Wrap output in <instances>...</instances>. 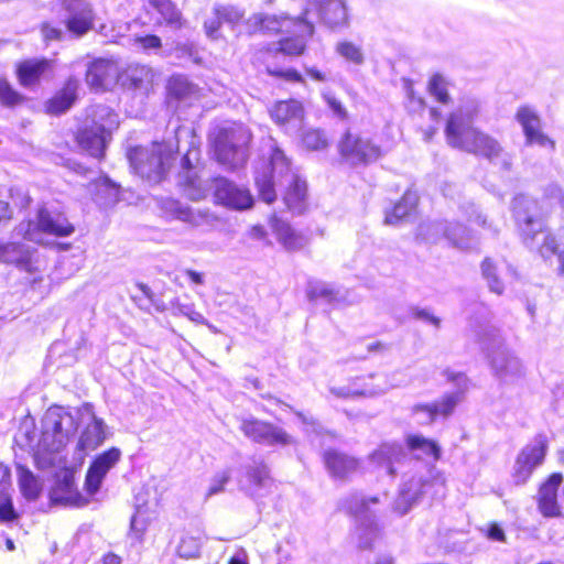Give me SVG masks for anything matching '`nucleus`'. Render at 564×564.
<instances>
[{"label": "nucleus", "instance_id": "obj_1", "mask_svg": "<svg viewBox=\"0 0 564 564\" xmlns=\"http://www.w3.org/2000/svg\"><path fill=\"white\" fill-rule=\"evenodd\" d=\"M479 105L475 99L464 101L447 119L445 137L452 148L479 155L505 171L512 166V155L492 135L474 126Z\"/></svg>", "mask_w": 564, "mask_h": 564}, {"label": "nucleus", "instance_id": "obj_2", "mask_svg": "<svg viewBox=\"0 0 564 564\" xmlns=\"http://www.w3.org/2000/svg\"><path fill=\"white\" fill-rule=\"evenodd\" d=\"M270 163L262 172L256 171L254 182L261 199L268 204L275 200L274 186L285 188L283 200L293 213L304 210L306 198V183L292 170L291 162L284 152L270 140Z\"/></svg>", "mask_w": 564, "mask_h": 564}, {"label": "nucleus", "instance_id": "obj_3", "mask_svg": "<svg viewBox=\"0 0 564 564\" xmlns=\"http://www.w3.org/2000/svg\"><path fill=\"white\" fill-rule=\"evenodd\" d=\"M476 337L500 386H514L524 379L525 367L522 360L506 346L497 328L486 326L476 333Z\"/></svg>", "mask_w": 564, "mask_h": 564}, {"label": "nucleus", "instance_id": "obj_4", "mask_svg": "<svg viewBox=\"0 0 564 564\" xmlns=\"http://www.w3.org/2000/svg\"><path fill=\"white\" fill-rule=\"evenodd\" d=\"M78 430V413L62 406H51L42 419L39 447L46 452L61 451Z\"/></svg>", "mask_w": 564, "mask_h": 564}, {"label": "nucleus", "instance_id": "obj_5", "mask_svg": "<svg viewBox=\"0 0 564 564\" xmlns=\"http://www.w3.org/2000/svg\"><path fill=\"white\" fill-rule=\"evenodd\" d=\"M517 229L525 245H533L540 234L546 232L549 207L544 202L525 195H518L512 202Z\"/></svg>", "mask_w": 564, "mask_h": 564}, {"label": "nucleus", "instance_id": "obj_6", "mask_svg": "<svg viewBox=\"0 0 564 564\" xmlns=\"http://www.w3.org/2000/svg\"><path fill=\"white\" fill-rule=\"evenodd\" d=\"M173 152L171 144L153 142L150 147L131 149L128 159L135 174L150 183H159L164 176Z\"/></svg>", "mask_w": 564, "mask_h": 564}, {"label": "nucleus", "instance_id": "obj_7", "mask_svg": "<svg viewBox=\"0 0 564 564\" xmlns=\"http://www.w3.org/2000/svg\"><path fill=\"white\" fill-rule=\"evenodd\" d=\"M250 140L251 134L242 124L220 128L213 141L218 162L231 169L242 165L247 160Z\"/></svg>", "mask_w": 564, "mask_h": 564}, {"label": "nucleus", "instance_id": "obj_8", "mask_svg": "<svg viewBox=\"0 0 564 564\" xmlns=\"http://www.w3.org/2000/svg\"><path fill=\"white\" fill-rule=\"evenodd\" d=\"M74 226L65 215L56 208L42 206L39 208L35 220L22 221L15 228V235L29 241H41V234L56 237H67L74 232Z\"/></svg>", "mask_w": 564, "mask_h": 564}, {"label": "nucleus", "instance_id": "obj_9", "mask_svg": "<svg viewBox=\"0 0 564 564\" xmlns=\"http://www.w3.org/2000/svg\"><path fill=\"white\" fill-rule=\"evenodd\" d=\"M338 151L341 160L350 166L368 165L383 155L381 147L369 137L351 131L340 138Z\"/></svg>", "mask_w": 564, "mask_h": 564}, {"label": "nucleus", "instance_id": "obj_10", "mask_svg": "<svg viewBox=\"0 0 564 564\" xmlns=\"http://www.w3.org/2000/svg\"><path fill=\"white\" fill-rule=\"evenodd\" d=\"M378 497L366 498L361 494H350L339 503L340 509L352 514L359 522V547L369 549L377 536V527L370 509V503H378Z\"/></svg>", "mask_w": 564, "mask_h": 564}, {"label": "nucleus", "instance_id": "obj_11", "mask_svg": "<svg viewBox=\"0 0 564 564\" xmlns=\"http://www.w3.org/2000/svg\"><path fill=\"white\" fill-rule=\"evenodd\" d=\"M302 14L306 21L311 15H316L329 29L349 25L348 8L344 0H307Z\"/></svg>", "mask_w": 564, "mask_h": 564}, {"label": "nucleus", "instance_id": "obj_12", "mask_svg": "<svg viewBox=\"0 0 564 564\" xmlns=\"http://www.w3.org/2000/svg\"><path fill=\"white\" fill-rule=\"evenodd\" d=\"M76 413H78V426L84 425L77 448L82 452L96 449L106 440V425L104 420L96 416L94 406L89 403L76 408Z\"/></svg>", "mask_w": 564, "mask_h": 564}, {"label": "nucleus", "instance_id": "obj_13", "mask_svg": "<svg viewBox=\"0 0 564 564\" xmlns=\"http://www.w3.org/2000/svg\"><path fill=\"white\" fill-rule=\"evenodd\" d=\"M100 117L107 116V123H95L93 127H86L78 134V143L83 150L87 151L94 158L104 155L107 137L113 127L117 126V115L112 113L106 107H99Z\"/></svg>", "mask_w": 564, "mask_h": 564}, {"label": "nucleus", "instance_id": "obj_14", "mask_svg": "<svg viewBox=\"0 0 564 564\" xmlns=\"http://www.w3.org/2000/svg\"><path fill=\"white\" fill-rule=\"evenodd\" d=\"M239 429L246 437L262 445L285 446L293 443L292 436L282 427L254 417L242 419Z\"/></svg>", "mask_w": 564, "mask_h": 564}, {"label": "nucleus", "instance_id": "obj_15", "mask_svg": "<svg viewBox=\"0 0 564 564\" xmlns=\"http://www.w3.org/2000/svg\"><path fill=\"white\" fill-rule=\"evenodd\" d=\"M547 448L546 437L538 435L532 443L528 444L519 453L513 466V480L517 485L524 484L531 476L534 468L544 460Z\"/></svg>", "mask_w": 564, "mask_h": 564}, {"label": "nucleus", "instance_id": "obj_16", "mask_svg": "<svg viewBox=\"0 0 564 564\" xmlns=\"http://www.w3.org/2000/svg\"><path fill=\"white\" fill-rule=\"evenodd\" d=\"M516 120L522 127L527 145H538L551 152L555 142L542 131V122L536 110L531 106H521L516 112Z\"/></svg>", "mask_w": 564, "mask_h": 564}, {"label": "nucleus", "instance_id": "obj_17", "mask_svg": "<svg viewBox=\"0 0 564 564\" xmlns=\"http://www.w3.org/2000/svg\"><path fill=\"white\" fill-rule=\"evenodd\" d=\"M66 12L67 30L76 36H83L94 26L95 14L87 0H59Z\"/></svg>", "mask_w": 564, "mask_h": 564}, {"label": "nucleus", "instance_id": "obj_18", "mask_svg": "<svg viewBox=\"0 0 564 564\" xmlns=\"http://www.w3.org/2000/svg\"><path fill=\"white\" fill-rule=\"evenodd\" d=\"M250 30L252 31H265V32H283L289 31L290 28H303L304 33L313 34L314 24L311 21L303 19V15L297 19L290 17H278L263 13H256L250 17L247 21Z\"/></svg>", "mask_w": 564, "mask_h": 564}, {"label": "nucleus", "instance_id": "obj_19", "mask_svg": "<svg viewBox=\"0 0 564 564\" xmlns=\"http://www.w3.org/2000/svg\"><path fill=\"white\" fill-rule=\"evenodd\" d=\"M430 487V478L421 470H415L411 477L402 482L393 509L400 514L408 513Z\"/></svg>", "mask_w": 564, "mask_h": 564}, {"label": "nucleus", "instance_id": "obj_20", "mask_svg": "<svg viewBox=\"0 0 564 564\" xmlns=\"http://www.w3.org/2000/svg\"><path fill=\"white\" fill-rule=\"evenodd\" d=\"M241 488L252 497L265 496L273 486L269 466L262 459H252L245 466Z\"/></svg>", "mask_w": 564, "mask_h": 564}, {"label": "nucleus", "instance_id": "obj_21", "mask_svg": "<svg viewBox=\"0 0 564 564\" xmlns=\"http://www.w3.org/2000/svg\"><path fill=\"white\" fill-rule=\"evenodd\" d=\"M214 195L219 204L232 209H247L253 204L249 189L240 187L225 177L215 178Z\"/></svg>", "mask_w": 564, "mask_h": 564}, {"label": "nucleus", "instance_id": "obj_22", "mask_svg": "<svg viewBox=\"0 0 564 564\" xmlns=\"http://www.w3.org/2000/svg\"><path fill=\"white\" fill-rule=\"evenodd\" d=\"M121 452L112 447L98 455L87 470L85 487L89 495H95L107 475V473L119 462Z\"/></svg>", "mask_w": 564, "mask_h": 564}, {"label": "nucleus", "instance_id": "obj_23", "mask_svg": "<svg viewBox=\"0 0 564 564\" xmlns=\"http://www.w3.org/2000/svg\"><path fill=\"white\" fill-rule=\"evenodd\" d=\"M271 118L281 126L285 132L295 133L302 127L304 110L296 100L279 101L270 111Z\"/></svg>", "mask_w": 564, "mask_h": 564}, {"label": "nucleus", "instance_id": "obj_24", "mask_svg": "<svg viewBox=\"0 0 564 564\" xmlns=\"http://www.w3.org/2000/svg\"><path fill=\"white\" fill-rule=\"evenodd\" d=\"M370 462L389 476H394L398 469L408 460L403 448L397 444H383L370 455Z\"/></svg>", "mask_w": 564, "mask_h": 564}, {"label": "nucleus", "instance_id": "obj_25", "mask_svg": "<svg viewBox=\"0 0 564 564\" xmlns=\"http://www.w3.org/2000/svg\"><path fill=\"white\" fill-rule=\"evenodd\" d=\"M50 500L53 505L62 506H82L86 502L75 487L74 476L68 471L56 477L50 491Z\"/></svg>", "mask_w": 564, "mask_h": 564}, {"label": "nucleus", "instance_id": "obj_26", "mask_svg": "<svg viewBox=\"0 0 564 564\" xmlns=\"http://www.w3.org/2000/svg\"><path fill=\"white\" fill-rule=\"evenodd\" d=\"M562 482V474L554 473L541 485L538 507L544 517L553 518L560 516L561 508L557 501V491Z\"/></svg>", "mask_w": 564, "mask_h": 564}, {"label": "nucleus", "instance_id": "obj_27", "mask_svg": "<svg viewBox=\"0 0 564 564\" xmlns=\"http://www.w3.org/2000/svg\"><path fill=\"white\" fill-rule=\"evenodd\" d=\"M118 76L116 63L107 58L91 62L86 72L87 84L95 89H106Z\"/></svg>", "mask_w": 564, "mask_h": 564}, {"label": "nucleus", "instance_id": "obj_28", "mask_svg": "<svg viewBox=\"0 0 564 564\" xmlns=\"http://www.w3.org/2000/svg\"><path fill=\"white\" fill-rule=\"evenodd\" d=\"M438 229L443 230V238L448 246L457 250H470L478 243L474 232L460 223L445 220V224H441Z\"/></svg>", "mask_w": 564, "mask_h": 564}, {"label": "nucleus", "instance_id": "obj_29", "mask_svg": "<svg viewBox=\"0 0 564 564\" xmlns=\"http://www.w3.org/2000/svg\"><path fill=\"white\" fill-rule=\"evenodd\" d=\"M324 464L333 478L346 479L359 468V462L343 452L326 451L323 455Z\"/></svg>", "mask_w": 564, "mask_h": 564}, {"label": "nucleus", "instance_id": "obj_30", "mask_svg": "<svg viewBox=\"0 0 564 564\" xmlns=\"http://www.w3.org/2000/svg\"><path fill=\"white\" fill-rule=\"evenodd\" d=\"M154 73L145 65H130L121 76L123 87L147 93L153 83Z\"/></svg>", "mask_w": 564, "mask_h": 564}, {"label": "nucleus", "instance_id": "obj_31", "mask_svg": "<svg viewBox=\"0 0 564 564\" xmlns=\"http://www.w3.org/2000/svg\"><path fill=\"white\" fill-rule=\"evenodd\" d=\"M79 83L70 77L66 80L64 87L46 102V111L51 115H61L67 111L77 98Z\"/></svg>", "mask_w": 564, "mask_h": 564}, {"label": "nucleus", "instance_id": "obj_32", "mask_svg": "<svg viewBox=\"0 0 564 564\" xmlns=\"http://www.w3.org/2000/svg\"><path fill=\"white\" fill-rule=\"evenodd\" d=\"M457 386V390L444 394L438 401L432 402V405L436 410V417L438 415L447 417L449 416L456 405L460 402L464 391L468 387V379L464 373H456L449 378Z\"/></svg>", "mask_w": 564, "mask_h": 564}, {"label": "nucleus", "instance_id": "obj_33", "mask_svg": "<svg viewBox=\"0 0 564 564\" xmlns=\"http://www.w3.org/2000/svg\"><path fill=\"white\" fill-rule=\"evenodd\" d=\"M388 390L383 387H373L365 382L362 378H356L351 382L343 387H332L330 393L336 398L355 399L358 397H375L382 394Z\"/></svg>", "mask_w": 564, "mask_h": 564}, {"label": "nucleus", "instance_id": "obj_34", "mask_svg": "<svg viewBox=\"0 0 564 564\" xmlns=\"http://www.w3.org/2000/svg\"><path fill=\"white\" fill-rule=\"evenodd\" d=\"M11 473L0 464V521L11 522L18 518L10 496Z\"/></svg>", "mask_w": 564, "mask_h": 564}, {"label": "nucleus", "instance_id": "obj_35", "mask_svg": "<svg viewBox=\"0 0 564 564\" xmlns=\"http://www.w3.org/2000/svg\"><path fill=\"white\" fill-rule=\"evenodd\" d=\"M271 226L279 242L288 250H300L307 242L305 236L295 231L288 223L276 217L272 218Z\"/></svg>", "mask_w": 564, "mask_h": 564}, {"label": "nucleus", "instance_id": "obj_36", "mask_svg": "<svg viewBox=\"0 0 564 564\" xmlns=\"http://www.w3.org/2000/svg\"><path fill=\"white\" fill-rule=\"evenodd\" d=\"M51 67L48 59H29L22 62L18 67V76L22 86L36 84L40 77Z\"/></svg>", "mask_w": 564, "mask_h": 564}, {"label": "nucleus", "instance_id": "obj_37", "mask_svg": "<svg viewBox=\"0 0 564 564\" xmlns=\"http://www.w3.org/2000/svg\"><path fill=\"white\" fill-rule=\"evenodd\" d=\"M167 205L169 210L175 216V218L184 223H188L194 227H199L209 223L210 214L207 212L193 209L177 200H171Z\"/></svg>", "mask_w": 564, "mask_h": 564}, {"label": "nucleus", "instance_id": "obj_38", "mask_svg": "<svg viewBox=\"0 0 564 564\" xmlns=\"http://www.w3.org/2000/svg\"><path fill=\"white\" fill-rule=\"evenodd\" d=\"M167 88L170 96L178 101L191 102L198 97V88L182 75L171 77Z\"/></svg>", "mask_w": 564, "mask_h": 564}, {"label": "nucleus", "instance_id": "obj_39", "mask_svg": "<svg viewBox=\"0 0 564 564\" xmlns=\"http://www.w3.org/2000/svg\"><path fill=\"white\" fill-rule=\"evenodd\" d=\"M30 260V249L28 246L18 242H8L0 245V262L15 265H25Z\"/></svg>", "mask_w": 564, "mask_h": 564}, {"label": "nucleus", "instance_id": "obj_40", "mask_svg": "<svg viewBox=\"0 0 564 564\" xmlns=\"http://www.w3.org/2000/svg\"><path fill=\"white\" fill-rule=\"evenodd\" d=\"M540 252L544 258L556 256L564 269V227L560 228L554 234L547 232L545 235L543 243L540 247Z\"/></svg>", "mask_w": 564, "mask_h": 564}, {"label": "nucleus", "instance_id": "obj_41", "mask_svg": "<svg viewBox=\"0 0 564 564\" xmlns=\"http://www.w3.org/2000/svg\"><path fill=\"white\" fill-rule=\"evenodd\" d=\"M416 204L417 196L410 192L405 193L393 206L392 210L387 212L384 223L387 225H398L404 217L414 210Z\"/></svg>", "mask_w": 564, "mask_h": 564}, {"label": "nucleus", "instance_id": "obj_42", "mask_svg": "<svg viewBox=\"0 0 564 564\" xmlns=\"http://www.w3.org/2000/svg\"><path fill=\"white\" fill-rule=\"evenodd\" d=\"M149 2L160 13L166 25L173 29L183 26L182 13L171 0H149Z\"/></svg>", "mask_w": 564, "mask_h": 564}, {"label": "nucleus", "instance_id": "obj_43", "mask_svg": "<svg viewBox=\"0 0 564 564\" xmlns=\"http://www.w3.org/2000/svg\"><path fill=\"white\" fill-rule=\"evenodd\" d=\"M406 445L410 451L421 453L426 457H432L434 460L440 457V447L438 445L422 435H409L406 438Z\"/></svg>", "mask_w": 564, "mask_h": 564}, {"label": "nucleus", "instance_id": "obj_44", "mask_svg": "<svg viewBox=\"0 0 564 564\" xmlns=\"http://www.w3.org/2000/svg\"><path fill=\"white\" fill-rule=\"evenodd\" d=\"M19 485L22 495L28 500H36L40 496L42 485L40 480L26 468L19 467Z\"/></svg>", "mask_w": 564, "mask_h": 564}, {"label": "nucleus", "instance_id": "obj_45", "mask_svg": "<svg viewBox=\"0 0 564 564\" xmlns=\"http://www.w3.org/2000/svg\"><path fill=\"white\" fill-rule=\"evenodd\" d=\"M481 273L491 292L496 294H501L503 292L505 284L500 278L499 268L490 258H486L482 261Z\"/></svg>", "mask_w": 564, "mask_h": 564}, {"label": "nucleus", "instance_id": "obj_46", "mask_svg": "<svg viewBox=\"0 0 564 564\" xmlns=\"http://www.w3.org/2000/svg\"><path fill=\"white\" fill-rule=\"evenodd\" d=\"M296 34L294 36L280 40V51L286 55H300L305 48V39L313 34L304 33L303 28H295Z\"/></svg>", "mask_w": 564, "mask_h": 564}, {"label": "nucleus", "instance_id": "obj_47", "mask_svg": "<svg viewBox=\"0 0 564 564\" xmlns=\"http://www.w3.org/2000/svg\"><path fill=\"white\" fill-rule=\"evenodd\" d=\"M94 199L100 206H109L118 200V188L107 178L94 185Z\"/></svg>", "mask_w": 564, "mask_h": 564}, {"label": "nucleus", "instance_id": "obj_48", "mask_svg": "<svg viewBox=\"0 0 564 564\" xmlns=\"http://www.w3.org/2000/svg\"><path fill=\"white\" fill-rule=\"evenodd\" d=\"M460 209L469 221L489 230L494 236L498 235L499 228L494 224V221L488 220L487 216L484 215L474 203H466L462 205Z\"/></svg>", "mask_w": 564, "mask_h": 564}, {"label": "nucleus", "instance_id": "obj_49", "mask_svg": "<svg viewBox=\"0 0 564 564\" xmlns=\"http://www.w3.org/2000/svg\"><path fill=\"white\" fill-rule=\"evenodd\" d=\"M335 52L349 63L361 65L365 61V55L360 45L350 41H339L335 46Z\"/></svg>", "mask_w": 564, "mask_h": 564}, {"label": "nucleus", "instance_id": "obj_50", "mask_svg": "<svg viewBox=\"0 0 564 564\" xmlns=\"http://www.w3.org/2000/svg\"><path fill=\"white\" fill-rule=\"evenodd\" d=\"M307 296L311 300L324 299L328 303L338 301V291L325 282H310L307 286Z\"/></svg>", "mask_w": 564, "mask_h": 564}, {"label": "nucleus", "instance_id": "obj_51", "mask_svg": "<svg viewBox=\"0 0 564 564\" xmlns=\"http://www.w3.org/2000/svg\"><path fill=\"white\" fill-rule=\"evenodd\" d=\"M445 220L424 221L417 228L416 238L429 243H436L443 238V230L438 229Z\"/></svg>", "mask_w": 564, "mask_h": 564}, {"label": "nucleus", "instance_id": "obj_52", "mask_svg": "<svg viewBox=\"0 0 564 564\" xmlns=\"http://www.w3.org/2000/svg\"><path fill=\"white\" fill-rule=\"evenodd\" d=\"M540 202L549 207L550 214L552 207L555 205L561 206L564 209V189L556 183L547 184L543 189V195Z\"/></svg>", "mask_w": 564, "mask_h": 564}, {"label": "nucleus", "instance_id": "obj_53", "mask_svg": "<svg viewBox=\"0 0 564 564\" xmlns=\"http://www.w3.org/2000/svg\"><path fill=\"white\" fill-rule=\"evenodd\" d=\"M429 91L441 104H448L451 97L447 93V82L442 75H434L429 82Z\"/></svg>", "mask_w": 564, "mask_h": 564}, {"label": "nucleus", "instance_id": "obj_54", "mask_svg": "<svg viewBox=\"0 0 564 564\" xmlns=\"http://www.w3.org/2000/svg\"><path fill=\"white\" fill-rule=\"evenodd\" d=\"M412 415L417 424L427 425L435 421L436 410L432 403H417L411 409Z\"/></svg>", "mask_w": 564, "mask_h": 564}, {"label": "nucleus", "instance_id": "obj_55", "mask_svg": "<svg viewBox=\"0 0 564 564\" xmlns=\"http://www.w3.org/2000/svg\"><path fill=\"white\" fill-rule=\"evenodd\" d=\"M302 142L308 150H322L328 145L325 133L321 130H307L303 133Z\"/></svg>", "mask_w": 564, "mask_h": 564}, {"label": "nucleus", "instance_id": "obj_56", "mask_svg": "<svg viewBox=\"0 0 564 564\" xmlns=\"http://www.w3.org/2000/svg\"><path fill=\"white\" fill-rule=\"evenodd\" d=\"M215 12L219 14L223 23L231 26L237 25L245 17V12L235 6H218L215 7Z\"/></svg>", "mask_w": 564, "mask_h": 564}, {"label": "nucleus", "instance_id": "obj_57", "mask_svg": "<svg viewBox=\"0 0 564 564\" xmlns=\"http://www.w3.org/2000/svg\"><path fill=\"white\" fill-rule=\"evenodd\" d=\"M200 550L199 539L191 535L182 536L178 545L177 553L181 557L191 558L198 555Z\"/></svg>", "mask_w": 564, "mask_h": 564}, {"label": "nucleus", "instance_id": "obj_58", "mask_svg": "<svg viewBox=\"0 0 564 564\" xmlns=\"http://www.w3.org/2000/svg\"><path fill=\"white\" fill-rule=\"evenodd\" d=\"M23 96L15 91L10 84L0 79V104L6 107H13L23 101Z\"/></svg>", "mask_w": 564, "mask_h": 564}, {"label": "nucleus", "instance_id": "obj_59", "mask_svg": "<svg viewBox=\"0 0 564 564\" xmlns=\"http://www.w3.org/2000/svg\"><path fill=\"white\" fill-rule=\"evenodd\" d=\"M231 478V471L230 469H224L221 471H218L215 474L210 481V486L207 491V496H214L221 491H224L225 486L228 484V481Z\"/></svg>", "mask_w": 564, "mask_h": 564}, {"label": "nucleus", "instance_id": "obj_60", "mask_svg": "<svg viewBox=\"0 0 564 564\" xmlns=\"http://www.w3.org/2000/svg\"><path fill=\"white\" fill-rule=\"evenodd\" d=\"M135 43L145 52L158 51L162 47V41L158 35L149 34L135 39Z\"/></svg>", "mask_w": 564, "mask_h": 564}, {"label": "nucleus", "instance_id": "obj_61", "mask_svg": "<svg viewBox=\"0 0 564 564\" xmlns=\"http://www.w3.org/2000/svg\"><path fill=\"white\" fill-rule=\"evenodd\" d=\"M323 98L335 116L340 119H345L347 117L346 108L343 106L341 101L335 97L334 94L326 91L323 94Z\"/></svg>", "mask_w": 564, "mask_h": 564}, {"label": "nucleus", "instance_id": "obj_62", "mask_svg": "<svg viewBox=\"0 0 564 564\" xmlns=\"http://www.w3.org/2000/svg\"><path fill=\"white\" fill-rule=\"evenodd\" d=\"M223 24L221 19L219 18V14H217L214 11V17L207 19L204 22V29L206 32V35L213 40H217L219 37V29Z\"/></svg>", "mask_w": 564, "mask_h": 564}, {"label": "nucleus", "instance_id": "obj_63", "mask_svg": "<svg viewBox=\"0 0 564 564\" xmlns=\"http://www.w3.org/2000/svg\"><path fill=\"white\" fill-rule=\"evenodd\" d=\"M41 33L45 42L59 41L64 36L62 29L56 28L48 22L42 24Z\"/></svg>", "mask_w": 564, "mask_h": 564}, {"label": "nucleus", "instance_id": "obj_64", "mask_svg": "<svg viewBox=\"0 0 564 564\" xmlns=\"http://www.w3.org/2000/svg\"><path fill=\"white\" fill-rule=\"evenodd\" d=\"M177 311L180 314L186 316L188 319L196 324H207V319L203 316V314L195 311L193 305L180 304L177 306Z\"/></svg>", "mask_w": 564, "mask_h": 564}]
</instances>
